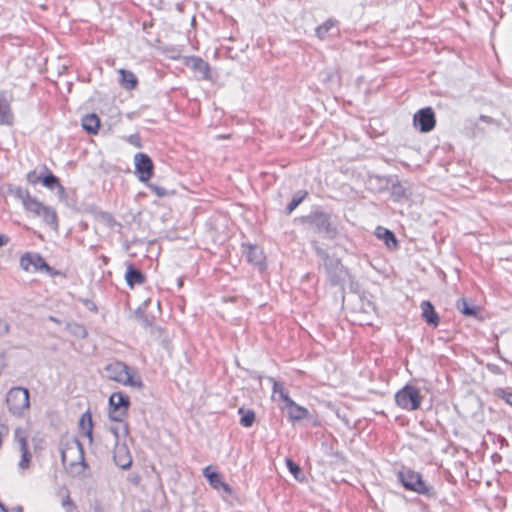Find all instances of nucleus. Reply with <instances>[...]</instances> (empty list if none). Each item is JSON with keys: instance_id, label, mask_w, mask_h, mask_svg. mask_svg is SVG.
Masks as SVG:
<instances>
[{"instance_id": "nucleus-20", "label": "nucleus", "mask_w": 512, "mask_h": 512, "mask_svg": "<svg viewBox=\"0 0 512 512\" xmlns=\"http://www.w3.org/2000/svg\"><path fill=\"white\" fill-rule=\"evenodd\" d=\"M100 126V120L94 113L85 115L82 118V127L89 134H97Z\"/></svg>"}, {"instance_id": "nucleus-50", "label": "nucleus", "mask_w": 512, "mask_h": 512, "mask_svg": "<svg viewBox=\"0 0 512 512\" xmlns=\"http://www.w3.org/2000/svg\"><path fill=\"white\" fill-rule=\"evenodd\" d=\"M16 512H23L22 507H20V506H19V507H17V508H16Z\"/></svg>"}, {"instance_id": "nucleus-27", "label": "nucleus", "mask_w": 512, "mask_h": 512, "mask_svg": "<svg viewBox=\"0 0 512 512\" xmlns=\"http://www.w3.org/2000/svg\"><path fill=\"white\" fill-rule=\"evenodd\" d=\"M67 329L76 338L83 339L87 336V330L82 324L69 323L67 324Z\"/></svg>"}, {"instance_id": "nucleus-22", "label": "nucleus", "mask_w": 512, "mask_h": 512, "mask_svg": "<svg viewBox=\"0 0 512 512\" xmlns=\"http://www.w3.org/2000/svg\"><path fill=\"white\" fill-rule=\"evenodd\" d=\"M376 235L379 239H382L388 248H396L398 245V241L395 237V234L383 227H378L376 230Z\"/></svg>"}, {"instance_id": "nucleus-30", "label": "nucleus", "mask_w": 512, "mask_h": 512, "mask_svg": "<svg viewBox=\"0 0 512 512\" xmlns=\"http://www.w3.org/2000/svg\"><path fill=\"white\" fill-rule=\"evenodd\" d=\"M46 172H48V168L45 165L42 167V171L41 172H38L36 170H32V171L27 173V176H26L27 181L30 184L35 185V184H37V183L42 181V177H43L44 173H46Z\"/></svg>"}, {"instance_id": "nucleus-3", "label": "nucleus", "mask_w": 512, "mask_h": 512, "mask_svg": "<svg viewBox=\"0 0 512 512\" xmlns=\"http://www.w3.org/2000/svg\"><path fill=\"white\" fill-rule=\"evenodd\" d=\"M105 372L107 378L121 385L138 389L143 386L141 377L122 362L116 361L106 365Z\"/></svg>"}, {"instance_id": "nucleus-28", "label": "nucleus", "mask_w": 512, "mask_h": 512, "mask_svg": "<svg viewBox=\"0 0 512 512\" xmlns=\"http://www.w3.org/2000/svg\"><path fill=\"white\" fill-rule=\"evenodd\" d=\"M72 452H76L79 456V458H82V451L81 447L78 442L73 443L71 446L67 447L65 450L62 451V462L63 464L69 463V456ZM72 464V462H70Z\"/></svg>"}, {"instance_id": "nucleus-11", "label": "nucleus", "mask_w": 512, "mask_h": 512, "mask_svg": "<svg viewBox=\"0 0 512 512\" xmlns=\"http://www.w3.org/2000/svg\"><path fill=\"white\" fill-rule=\"evenodd\" d=\"M283 402L282 406L283 410L287 411L288 419L291 422L300 421L306 418H309L310 413L308 409L303 406L298 405L295 401H293L288 394H283Z\"/></svg>"}, {"instance_id": "nucleus-48", "label": "nucleus", "mask_w": 512, "mask_h": 512, "mask_svg": "<svg viewBox=\"0 0 512 512\" xmlns=\"http://www.w3.org/2000/svg\"><path fill=\"white\" fill-rule=\"evenodd\" d=\"M0 512H8L7 509L3 506V504L0 502Z\"/></svg>"}, {"instance_id": "nucleus-31", "label": "nucleus", "mask_w": 512, "mask_h": 512, "mask_svg": "<svg viewBox=\"0 0 512 512\" xmlns=\"http://www.w3.org/2000/svg\"><path fill=\"white\" fill-rule=\"evenodd\" d=\"M286 465L296 480L304 481V476L298 464L294 463L291 459H286Z\"/></svg>"}, {"instance_id": "nucleus-47", "label": "nucleus", "mask_w": 512, "mask_h": 512, "mask_svg": "<svg viewBox=\"0 0 512 512\" xmlns=\"http://www.w3.org/2000/svg\"><path fill=\"white\" fill-rule=\"evenodd\" d=\"M177 286L181 288L183 286V278L179 277L177 278Z\"/></svg>"}, {"instance_id": "nucleus-29", "label": "nucleus", "mask_w": 512, "mask_h": 512, "mask_svg": "<svg viewBox=\"0 0 512 512\" xmlns=\"http://www.w3.org/2000/svg\"><path fill=\"white\" fill-rule=\"evenodd\" d=\"M59 182L60 181H59L58 177H56L49 170H48V172L44 173V175L42 177V181H41V183L45 187H47L48 189H51V190L55 189Z\"/></svg>"}, {"instance_id": "nucleus-23", "label": "nucleus", "mask_w": 512, "mask_h": 512, "mask_svg": "<svg viewBox=\"0 0 512 512\" xmlns=\"http://www.w3.org/2000/svg\"><path fill=\"white\" fill-rule=\"evenodd\" d=\"M120 84L127 90H132L136 87L138 80L131 71L120 69Z\"/></svg>"}, {"instance_id": "nucleus-5", "label": "nucleus", "mask_w": 512, "mask_h": 512, "mask_svg": "<svg viewBox=\"0 0 512 512\" xmlns=\"http://www.w3.org/2000/svg\"><path fill=\"white\" fill-rule=\"evenodd\" d=\"M30 394L28 389L23 387L11 388L6 396V403L11 414L21 417L28 411L30 406Z\"/></svg>"}, {"instance_id": "nucleus-40", "label": "nucleus", "mask_w": 512, "mask_h": 512, "mask_svg": "<svg viewBox=\"0 0 512 512\" xmlns=\"http://www.w3.org/2000/svg\"><path fill=\"white\" fill-rule=\"evenodd\" d=\"M61 496V506L72 501L67 490L63 491V494Z\"/></svg>"}, {"instance_id": "nucleus-44", "label": "nucleus", "mask_w": 512, "mask_h": 512, "mask_svg": "<svg viewBox=\"0 0 512 512\" xmlns=\"http://www.w3.org/2000/svg\"><path fill=\"white\" fill-rule=\"evenodd\" d=\"M331 284L332 285H340L341 287H343L345 284L344 283H340L339 280L335 279V278H331Z\"/></svg>"}, {"instance_id": "nucleus-26", "label": "nucleus", "mask_w": 512, "mask_h": 512, "mask_svg": "<svg viewBox=\"0 0 512 512\" xmlns=\"http://www.w3.org/2000/svg\"><path fill=\"white\" fill-rule=\"evenodd\" d=\"M457 309L466 316L476 315L477 307L472 306L466 299H461L456 304Z\"/></svg>"}, {"instance_id": "nucleus-25", "label": "nucleus", "mask_w": 512, "mask_h": 512, "mask_svg": "<svg viewBox=\"0 0 512 512\" xmlns=\"http://www.w3.org/2000/svg\"><path fill=\"white\" fill-rule=\"evenodd\" d=\"M247 260L254 265L262 264V253L256 246H250L246 253Z\"/></svg>"}, {"instance_id": "nucleus-18", "label": "nucleus", "mask_w": 512, "mask_h": 512, "mask_svg": "<svg viewBox=\"0 0 512 512\" xmlns=\"http://www.w3.org/2000/svg\"><path fill=\"white\" fill-rule=\"evenodd\" d=\"M333 31L336 35L339 34V21L330 18L315 29V34L320 40H325Z\"/></svg>"}, {"instance_id": "nucleus-49", "label": "nucleus", "mask_w": 512, "mask_h": 512, "mask_svg": "<svg viewBox=\"0 0 512 512\" xmlns=\"http://www.w3.org/2000/svg\"><path fill=\"white\" fill-rule=\"evenodd\" d=\"M346 274V272L343 270L342 266L339 268V275Z\"/></svg>"}, {"instance_id": "nucleus-1", "label": "nucleus", "mask_w": 512, "mask_h": 512, "mask_svg": "<svg viewBox=\"0 0 512 512\" xmlns=\"http://www.w3.org/2000/svg\"><path fill=\"white\" fill-rule=\"evenodd\" d=\"M13 193L21 201L27 212L41 218L52 229H58V217L53 207L43 204L36 197L32 196L28 190L21 187L15 188Z\"/></svg>"}, {"instance_id": "nucleus-45", "label": "nucleus", "mask_w": 512, "mask_h": 512, "mask_svg": "<svg viewBox=\"0 0 512 512\" xmlns=\"http://www.w3.org/2000/svg\"><path fill=\"white\" fill-rule=\"evenodd\" d=\"M86 305L89 310H92V311L96 310V306L93 303L87 302Z\"/></svg>"}, {"instance_id": "nucleus-41", "label": "nucleus", "mask_w": 512, "mask_h": 512, "mask_svg": "<svg viewBox=\"0 0 512 512\" xmlns=\"http://www.w3.org/2000/svg\"><path fill=\"white\" fill-rule=\"evenodd\" d=\"M479 120L488 124H493L495 120L490 116L480 115Z\"/></svg>"}, {"instance_id": "nucleus-46", "label": "nucleus", "mask_w": 512, "mask_h": 512, "mask_svg": "<svg viewBox=\"0 0 512 512\" xmlns=\"http://www.w3.org/2000/svg\"><path fill=\"white\" fill-rule=\"evenodd\" d=\"M393 190H394V193H400V190H402V186L401 185L394 186Z\"/></svg>"}, {"instance_id": "nucleus-51", "label": "nucleus", "mask_w": 512, "mask_h": 512, "mask_svg": "<svg viewBox=\"0 0 512 512\" xmlns=\"http://www.w3.org/2000/svg\"><path fill=\"white\" fill-rule=\"evenodd\" d=\"M50 319L54 322H58L54 317H50Z\"/></svg>"}, {"instance_id": "nucleus-2", "label": "nucleus", "mask_w": 512, "mask_h": 512, "mask_svg": "<svg viewBox=\"0 0 512 512\" xmlns=\"http://www.w3.org/2000/svg\"><path fill=\"white\" fill-rule=\"evenodd\" d=\"M302 221L306 223L311 230L324 237L333 239L337 235V228L332 221V215L319 208L304 216Z\"/></svg>"}, {"instance_id": "nucleus-42", "label": "nucleus", "mask_w": 512, "mask_h": 512, "mask_svg": "<svg viewBox=\"0 0 512 512\" xmlns=\"http://www.w3.org/2000/svg\"><path fill=\"white\" fill-rule=\"evenodd\" d=\"M57 189V194L59 195V197H63L64 194H65V188L64 186L59 182L58 185L56 186Z\"/></svg>"}, {"instance_id": "nucleus-16", "label": "nucleus", "mask_w": 512, "mask_h": 512, "mask_svg": "<svg viewBox=\"0 0 512 512\" xmlns=\"http://www.w3.org/2000/svg\"><path fill=\"white\" fill-rule=\"evenodd\" d=\"M186 65L198 72L202 79H210V66L202 58L197 56H191L187 59Z\"/></svg>"}, {"instance_id": "nucleus-21", "label": "nucleus", "mask_w": 512, "mask_h": 512, "mask_svg": "<svg viewBox=\"0 0 512 512\" xmlns=\"http://www.w3.org/2000/svg\"><path fill=\"white\" fill-rule=\"evenodd\" d=\"M422 317L427 323L437 326L439 323V317L434 311V307L429 301H424L421 304Z\"/></svg>"}, {"instance_id": "nucleus-10", "label": "nucleus", "mask_w": 512, "mask_h": 512, "mask_svg": "<svg viewBox=\"0 0 512 512\" xmlns=\"http://www.w3.org/2000/svg\"><path fill=\"white\" fill-rule=\"evenodd\" d=\"M414 126L420 132H430L436 125L435 113L431 107L418 110L413 117Z\"/></svg>"}, {"instance_id": "nucleus-36", "label": "nucleus", "mask_w": 512, "mask_h": 512, "mask_svg": "<svg viewBox=\"0 0 512 512\" xmlns=\"http://www.w3.org/2000/svg\"><path fill=\"white\" fill-rule=\"evenodd\" d=\"M127 141L135 147L141 148V140L138 134H132L127 138Z\"/></svg>"}, {"instance_id": "nucleus-34", "label": "nucleus", "mask_w": 512, "mask_h": 512, "mask_svg": "<svg viewBox=\"0 0 512 512\" xmlns=\"http://www.w3.org/2000/svg\"><path fill=\"white\" fill-rule=\"evenodd\" d=\"M255 421V413L251 410H248L244 413V415L240 419V424L244 427H250Z\"/></svg>"}, {"instance_id": "nucleus-9", "label": "nucleus", "mask_w": 512, "mask_h": 512, "mask_svg": "<svg viewBox=\"0 0 512 512\" xmlns=\"http://www.w3.org/2000/svg\"><path fill=\"white\" fill-rule=\"evenodd\" d=\"M109 418L120 420L125 417L129 407V398L121 392L113 393L109 398Z\"/></svg>"}, {"instance_id": "nucleus-15", "label": "nucleus", "mask_w": 512, "mask_h": 512, "mask_svg": "<svg viewBox=\"0 0 512 512\" xmlns=\"http://www.w3.org/2000/svg\"><path fill=\"white\" fill-rule=\"evenodd\" d=\"M124 277L130 288H133L135 285H143L146 280L145 274L132 264L127 266Z\"/></svg>"}, {"instance_id": "nucleus-38", "label": "nucleus", "mask_w": 512, "mask_h": 512, "mask_svg": "<svg viewBox=\"0 0 512 512\" xmlns=\"http://www.w3.org/2000/svg\"><path fill=\"white\" fill-rule=\"evenodd\" d=\"M62 507L66 512H77V507L73 501H70V502L62 505Z\"/></svg>"}, {"instance_id": "nucleus-7", "label": "nucleus", "mask_w": 512, "mask_h": 512, "mask_svg": "<svg viewBox=\"0 0 512 512\" xmlns=\"http://www.w3.org/2000/svg\"><path fill=\"white\" fill-rule=\"evenodd\" d=\"M422 395L418 388L406 385L395 394L396 404L408 411L417 410L420 407Z\"/></svg>"}, {"instance_id": "nucleus-13", "label": "nucleus", "mask_w": 512, "mask_h": 512, "mask_svg": "<svg viewBox=\"0 0 512 512\" xmlns=\"http://www.w3.org/2000/svg\"><path fill=\"white\" fill-rule=\"evenodd\" d=\"M113 460L115 464L122 469L130 468L132 465V456L126 441L115 443L113 450Z\"/></svg>"}, {"instance_id": "nucleus-17", "label": "nucleus", "mask_w": 512, "mask_h": 512, "mask_svg": "<svg viewBox=\"0 0 512 512\" xmlns=\"http://www.w3.org/2000/svg\"><path fill=\"white\" fill-rule=\"evenodd\" d=\"M113 423L109 426V431L114 437L115 443L126 441L129 434L128 424L120 420H111Z\"/></svg>"}, {"instance_id": "nucleus-35", "label": "nucleus", "mask_w": 512, "mask_h": 512, "mask_svg": "<svg viewBox=\"0 0 512 512\" xmlns=\"http://www.w3.org/2000/svg\"><path fill=\"white\" fill-rule=\"evenodd\" d=\"M496 395L498 397L504 399L507 404L512 406V391H507V390H504V389H498L496 391Z\"/></svg>"}, {"instance_id": "nucleus-6", "label": "nucleus", "mask_w": 512, "mask_h": 512, "mask_svg": "<svg viewBox=\"0 0 512 512\" xmlns=\"http://www.w3.org/2000/svg\"><path fill=\"white\" fill-rule=\"evenodd\" d=\"M20 266L23 270L28 272H44L51 277L59 276L64 277L60 271H56L50 267L43 257L38 253H26L20 258Z\"/></svg>"}, {"instance_id": "nucleus-39", "label": "nucleus", "mask_w": 512, "mask_h": 512, "mask_svg": "<svg viewBox=\"0 0 512 512\" xmlns=\"http://www.w3.org/2000/svg\"><path fill=\"white\" fill-rule=\"evenodd\" d=\"M151 189L155 192V194H156L157 196L162 197V196H165V195H166V190H165V188H163V187H160V186H151Z\"/></svg>"}, {"instance_id": "nucleus-37", "label": "nucleus", "mask_w": 512, "mask_h": 512, "mask_svg": "<svg viewBox=\"0 0 512 512\" xmlns=\"http://www.w3.org/2000/svg\"><path fill=\"white\" fill-rule=\"evenodd\" d=\"M9 332V325L6 321L0 319V336H4Z\"/></svg>"}, {"instance_id": "nucleus-43", "label": "nucleus", "mask_w": 512, "mask_h": 512, "mask_svg": "<svg viewBox=\"0 0 512 512\" xmlns=\"http://www.w3.org/2000/svg\"><path fill=\"white\" fill-rule=\"evenodd\" d=\"M8 237L5 235L0 234V247L6 245L8 243Z\"/></svg>"}, {"instance_id": "nucleus-14", "label": "nucleus", "mask_w": 512, "mask_h": 512, "mask_svg": "<svg viewBox=\"0 0 512 512\" xmlns=\"http://www.w3.org/2000/svg\"><path fill=\"white\" fill-rule=\"evenodd\" d=\"M203 475L214 489L221 488L226 493H231L230 486L222 481L220 474L217 473L211 466L204 468Z\"/></svg>"}, {"instance_id": "nucleus-8", "label": "nucleus", "mask_w": 512, "mask_h": 512, "mask_svg": "<svg viewBox=\"0 0 512 512\" xmlns=\"http://www.w3.org/2000/svg\"><path fill=\"white\" fill-rule=\"evenodd\" d=\"M399 478L406 489L417 492L419 494L429 493V488L422 480V477L419 473L409 469L403 470L399 473Z\"/></svg>"}, {"instance_id": "nucleus-33", "label": "nucleus", "mask_w": 512, "mask_h": 512, "mask_svg": "<svg viewBox=\"0 0 512 512\" xmlns=\"http://www.w3.org/2000/svg\"><path fill=\"white\" fill-rule=\"evenodd\" d=\"M273 382V399L275 400H282L283 401V394H287L283 385L279 383L278 381H275L274 379H271Z\"/></svg>"}, {"instance_id": "nucleus-19", "label": "nucleus", "mask_w": 512, "mask_h": 512, "mask_svg": "<svg viewBox=\"0 0 512 512\" xmlns=\"http://www.w3.org/2000/svg\"><path fill=\"white\" fill-rule=\"evenodd\" d=\"M79 428L81 430V433L83 436H85L89 443H92L93 440V422H92V415L90 412H85L82 414L80 420H79Z\"/></svg>"}, {"instance_id": "nucleus-4", "label": "nucleus", "mask_w": 512, "mask_h": 512, "mask_svg": "<svg viewBox=\"0 0 512 512\" xmlns=\"http://www.w3.org/2000/svg\"><path fill=\"white\" fill-rule=\"evenodd\" d=\"M14 445L16 451L20 454L18 469L24 473L30 468L32 462V450L29 444V433L25 428L17 427L14 430Z\"/></svg>"}, {"instance_id": "nucleus-24", "label": "nucleus", "mask_w": 512, "mask_h": 512, "mask_svg": "<svg viewBox=\"0 0 512 512\" xmlns=\"http://www.w3.org/2000/svg\"><path fill=\"white\" fill-rule=\"evenodd\" d=\"M14 115L8 105L0 104V125H12Z\"/></svg>"}, {"instance_id": "nucleus-12", "label": "nucleus", "mask_w": 512, "mask_h": 512, "mask_svg": "<svg viewBox=\"0 0 512 512\" xmlns=\"http://www.w3.org/2000/svg\"><path fill=\"white\" fill-rule=\"evenodd\" d=\"M135 169L139 174V180L142 182L148 181L153 174V162L151 158L144 153H138L134 157Z\"/></svg>"}, {"instance_id": "nucleus-32", "label": "nucleus", "mask_w": 512, "mask_h": 512, "mask_svg": "<svg viewBox=\"0 0 512 512\" xmlns=\"http://www.w3.org/2000/svg\"><path fill=\"white\" fill-rule=\"evenodd\" d=\"M307 196V192H303L301 195H295L286 207L287 214H291Z\"/></svg>"}]
</instances>
